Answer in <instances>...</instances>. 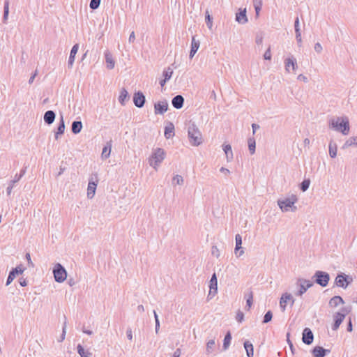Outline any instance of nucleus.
<instances>
[{"label":"nucleus","instance_id":"obj_55","mask_svg":"<svg viewBox=\"0 0 357 357\" xmlns=\"http://www.w3.org/2000/svg\"><path fill=\"white\" fill-rule=\"evenodd\" d=\"M264 59L265 60H271V47H269L264 54Z\"/></svg>","mask_w":357,"mask_h":357},{"label":"nucleus","instance_id":"obj_53","mask_svg":"<svg viewBox=\"0 0 357 357\" xmlns=\"http://www.w3.org/2000/svg\"><path fill=\"white\" fill-rule=\"evenodd\" d=\"M77 353L79 354L80 356H83L84 354H85L86 353L88 352L86 351L83 347V346L80 344H79L77 347Z\"/></svg>","mask_w":357,"mask_h":357},{"label":"nucleus","instance_id":"obj_38","mask_svg":"<svg viewBox=\"0 0 357 357\" xmlns=\"http://www.w3.org/2000/svg\"><path fill=\"white\" fill-rule=\"evenodd\" d=\"M9 14V0L4 1L3 22L6 23Z\"/></svg>","mask_w":357,"mask_h":357},{"label":"nucleus","instance_id":"obj_56","mask_svg":"<svg viewBox=\"0 0 357 357\" xmlns=\"http://www.w3.org/2000/svg\"><path fill=\"white\" fill-rule=\"evenodd\" d=\"M26 167H24V169H21L20 171V174H15V176H16V180L15 181H19L22 177L26 173Z\"/></svg>","mask_w":357,"mask_h":357},{"label":"nucleus","instance_id":"obj_51","mask_svg":"<svg viewBox=\"0 0 357 357\" xmlns=\"http://www.w3.org/2000/svg\"><path fill=\"white\" fill-rule=\"evenodd\" d=\"M236 319L238 322L241 323L244 320V314L241 310H238L236 316Z\"/></svg>","mask_w":357,"mask_h":357},{"label":"nucleus","instance_id":"obj_48","mask_svg":"<svg viewBox=\"0 0 357 357\" xmlns=\"http://www.w3.org/2000/svg\"><path fill=\"white\" fill-rule=\"evenodd\" d=\"M153 314H154V318H155V333L158 334L159 332V330H160V321H159L158 316L155 310H153Z\"/></svg>","mask_w":357,"mask_h":357},{"label":"nucleus","instance_id":"obj_18","mask_svg":"<svg viewBox=\"0 0 357 357\" xmlns=\"http://www.w3.org/2000/svg\"><path fill=\"white\" fill-rule=\"evenodd\" d=\"M65 132V121L62 114L60 116L59 122L58 123L56 131L54 132V137L57 140L60 136L63 135Z\"/></svg>","mask_w":357,"mask_h":357},{"label":"nucleus","instance_id":"obj_50","mask_svg":"<svg viewBox=\"0 0 357 357\" xmlns=\"http://www.w3.org/2000/svg\"><path fill=\"white\" fill-rule=\"evenodd\" d=\"M294 30H295L296 35L301 33V29H300L299 18H298V17H296V19H295V21H294Z\"/></svg>","mask_w":357,"mask_h":357},{"label":"nucleus","instance_id":"obj_62","mask_svg":"<svg viewBox=\"0 0 357 357\" xmlns=\"http://www.w3.org/2000/svg\"><path fill=\"white\" fill-rule=\"evenodd\" d=\"M244 298L247 299H253V292L251 290H249L247 293L245 294Z\"/></svg>","mask_w":357,"mask_h":357},{"label":"nucleus","instance_id":"obj_29","mask_svg":"<svg viewBox=\"0 0 357 357\" xmlns=\"http://www.w3.org/2000/svg\"><path fill=\"white\" fill-rule=\"evenodd\" d=\"M105 61L107 63V68L109 70H112L114 68L115 61L113 59L112 54L107 51L105 52Z\"/></svg>","mask_w":357,"mask_h":357},{"label":"nucleus","instance_id":"obj_41","mask_svg":"<svg viewBox=\"0 0 357 357\" xmlns=\"http://www.w3.org/2000/svg\"><path fill=\"white\" fill-rule=\"evenodd\" d=\"M205 21L206 26L211 29L213 26V17L210 15L208 10L205 12Z\"/></svg>","mask_w":357,"mask_h":357},{"label":"nucleus","instance_id":"obj_27","mask_svg":"<svg viewBox=\"0 0 357 357\" xmlns=\"http://www.w3.org/2000/svg\"><path fill=\"white\" fill-rule=\"evenodd\" d=\"M235 241H236V245H235V249H234L235 254L238 255V251L239 250H241V251L238 254V256H241L244 253V251L242 248V237L240 234H238L236 235Z\"/></svg>","mask_w":357,"mask_h":357},{"label":"nucleus","instance_id":"obj_10","mask_svg":"<svg viewBox=\"0 0 357 357\" xmlns=\"http://www.w3.org/2000/svg\"><path fill=\"white\" fill-rule=\"evenodd\" d=\"M344 313L342 312H336L334 315V322L332 325V329L333 331H337L340 327V324L344 319L346 314L349 312V310H347V307H342L341 310Z\"/></svg>","mask_w":357,"mask_h":357},{"label":"nucleus","instance_id":"obj_45","mask_svg":"<svg viewBox=\"0 0 357 357\" xmlns=\"http://www.w3.org/2000/svg\"><path fill=\"white\" fill-rule=\"evenodd\" d=\"M253 3H254V7H255L256 14L258 15L259 11L261 9V6H262L261 0H253Z\"/></svg>","mask_w":357,"mask_h":357},{"label":"nucleus","instance_id":"obj_12","mask_svg":"<svg viewBox=\"0 0 357 357\" xmlns=\"http://www.w3.org/2000/svg\"><path fill=\"white\" fill-rule=\"evenodd\" d=\"M24 271V268L22 264L13 268L8 273V276L6 280V285L8 286L15 278V277L20 274H22Z\"/></svg>","mask_w":357,"mask_h":357},{"label":"nucleus","instance_id":"obj_15","mask_svg":"<svg viewBox=\"0 0 357 357\" xmlns=\"http://www.w3.org/2000/svg\"><path fill=\"white\" fill-rule=\"evenodd\" d=\"M314 334L310 328H305L302 332V341L305 344L310 345L313 342Z\"/></svg>","mask_w":357,"mask_h":357},{"label":"nucleus","instance_id":"obj_16","mask_svg":"<svg viewBox=\"0 0 357 357\" xmlns=\"http://www.w3.org/2000/svg\"><path fill=\"white\" fill-rule=\"evenodd\" d=\"M168 102L166 100L159 101L154 104V112L155 114H163L168 109Z\"/></svg>","mask_w":357,"mask_h":357},{"label":"nucleus","instance_id":"obj_40","mask_svg":"<svg viewBox=\"0 0 357 357\" xmlns=\"http://www.w3.org/2000/svg\"><path fill=\"white\" fill-rule=\"evenodd\" d=\"M310 179L305 178L299 185V188L302 192H305L310 187Z\"/></svg>","mask_w":357,"mask_h":357},{"label":"nucleus","instance_id":"obj_13","mask_svg":"<svg viewBox=\"0 0 357 357\" xmlns=\"http://www.w3.org/2000/svg\"><path fill=\"white\" fill-rule=\"evenodd\" d=\"M132 100H133L134 105L137 107L142 108L144 107V105L145 104L146 98L142 91H136L134 93L133 96H132Z\"/></svg>","mask_w":357,"mask_h":357},{"label":"nucleus","instance_id":"obj_7","mask_svg":"<svg viewBox=\"0 0 357 357\" xmlns=\"http://www.w3.org/2000/svg\"><path fill=\"white\" fill-rule=\"evenodd\" d=\"M165 157V150L162 148H157L151 154L150 165L156 169V167L163 161Z\"/></svg>","mask_w":357,"mask_h":357},{"label":"nucleus","instance_id":"obj_44","mask_svg":"<svg viewBox=\"0 0 357 357\" xmlns=\"http://www.w3.org/2000/svg\"><path fill=\"white\" fill-rule=\"evenodd\" d=\"M15 180H16V176H15L14 178L10 181L9 185L6 188V193H7L8 196H10L12 189L13 188L15 183L18 182V181H15Z\"/></svg>","mask_w":357,"mask_h":357},{"label":"nucleus","instance_id":"obj_37","mask_svg":"<svg viewBox=\"0 0 357 357\" xmlns=\"http://www.w3.org/2000/svg\"><path fill=\"white\" fill-rule=\"evenodd\" d=\"M351 146H357V137H349L342 146V149H347Z\"/></svg>","mask_w":357,"mask_h":357},{"label":"nucleus","instance_id":"obj_3","mask_svg":"<svg viewBox=\"0 0 357 357\" xmlns=\"http://www.w3.org/2000/svg\"><path fill=\"white\" fill-rule=\"evenodd\" d=\"M188 132L192 145L197 146L202 143V134L195 123L188 127Z\"/></svg>","mask_w":357,"mask_h":357},{"label":"nucleus","instance_id":"obj_22","mask_svg":"<svg viewBox=\"0 0 357 357\" xmlns=\"http://www.w3.org/2000/svg\"><path fill=\"white\" fill-rule=\"evenodd\" d=\"M284 66H285V70L287 72L290 71L289 70L290 67H291L293 71H294L296 70V68L298 67L296 59L293 56H291L290 57L285 59Z\"/></svg>","mask_w":357,"mask_h":357},{"label":"nucleus","instance_id":"obj_57","mask_svg":"<svg viewBox=\"0 0 357 357\" xmlns=\"http://www.w3.org/2000/svg\"><path fill=\"white\" fill-rule=\"evenodd\" d=\"M25 257H26V259L27 260V263H28L29 266L33 267L34 264H33V263L31 261L30 253H29V252L26 253Z\"/></svg>","mask_w":357,"mask_h":357},{"label":"nucleus","instance_id":"obj_11","mask_svg":"<svg viewBox=\"0 0 357 357\" xmlns=\"http://www.w3.org/2000/svg\"><path fill=\"white\" fill-rule=\"evenodd\" d=\"M209 292L207 296V299H211L218 293V278L215 273H214L209 281Z\"/></svg>","mask_w":357,"mask_h":357},{"label":"nucleus","instance_id":"obj_6","mask_svg":"<svg viewBox=\"0 0 357 357\" xmlns=\"http://www.w3.org/2000/svg\"><path fill=\"white\" fill-rule=\"evenodd\" d=\"M52 272L54 280L56 282L61 283L67 278V271L64 266L60 263H57L54 265Z\"/></svg>","mask_w":357,"mask_h":357},{"label":"nucleus","instance_id":"obj_31","mask_svg":"<svg viewBox=\"0 0 357 357\" xmlns=\"http://www.w3.org/2000/svg\"><path fill=\"white\" fill-rule=\"evenodd\" d=\"M82 129V123L81 121H74L71 125V131L73 134L77 135L81 132Z\"/></svg>","mask_w":357,"mask_h":357},{"label":"nucleus","instance_id":"obj_36","mask_svg":"<svg viewBox=\"0 0 357 357\" xmlns=\"http://www.w3.org/2000/svg\"><path fill=\"white\" fill-rule=\"evenodd\" d=\"M248 149L251 155L255 153L256 141L254 137H249L248 139Z\"/></svg>","mask_w":357,"mask_h":357},{"label":"nucleus","instance_id":"obj_5","mask_svg":"<svg viewBox=\"0 0 357 357\" xmlns=\"http://www.w3.org/2000/svg\"><path fill=\"white\" fill-rule=\"evenodd\" d=\"M296 284L298 287V291L294 293L296 296H302L308 289L314 285L312 281L301 278L297 279Z\"/></svg>","mask_w":357,"mask_h":357},{"label":"nucleus","instance_id":"obj_54","mask_svg":"<svg viewBox=\"0 0 357 357\" xmlns=\"http://www.w3.org/2000/svg\"><path fill=\"white\" fill-rule=\"evenodd\" d=\"M211 253L213 256L216 257L217 258L220 257V251L217 246L215 245L212 246Z\"/></svg>","mask_w":357,"mask_h":357},{"label":"nucleus","instance_id":"obj_17","mask_svg":"<svg viewBox=\"0 0 357 357\" xmlns=\"http://www.w3.org/2000/svg\"><path fill=\"white\" fill-rule=\"evenodd\" d=\"M331 352L330 349H324L321 346H315L311 350V354L313 357H325Z\"/></svg>","mask_w":357,"mask_h":357},{"label":"nucleus","instance_id":"obj_30","mask_svg":"<svg viewBox=\"0 0 357 357\" xmlns=\"http://www.w3.org/2000/svg\"><path fill=\"white\" fill-rule=\"evenodd\" d=\"M244 348L246 351L248 357H253L254 356V347L253 344L248 340H245L243 343Z\"/></svg>","mask_w":357,"mask_h":357},{"label":"nucleus","instance_id":"obj_52","mask_svg":"<svg viewBox=\"0 0 357 357\" xmlns=\"http://www.w3.org/2000/svg\"><path fill=\"white\" fill-rule=\"evenodd\" d=\"M66 322L65 321L63 326V329H62V333L60 336V338L58 340L59 342H61L65 340V336H66Z\"/></svg>","mask_w":357,"mask_h":357},{"label":"nucleus","instance_id":"obj_26","mask_svg":"<svg viewBox=\"0 0 357 357\" xmlns=\"http://www.w3.org/2000/svg\"><path fill=\"white\" fill-rule=\"evenodd\" d=\"M112 146V140L110 139L109 141L107 142L106 144L104 146L101 157L102 159H107L110 156L111 150Z\"/></svg>","mask_w":357,"mask_h":357},{"label":"nucleus","instance_id":"obj_39","mask_svg":"<svg viewBox=\"0 0 357 357\" xmlns=\"http://www.w3.org/2000/svg\"><path fill=\"white\" fill-rule=\"evenodd\" d=\"M215 346V340H210L206 343V354L207 355L211 354L214 351Z\"/></svg>","mask_w":357,"mask_h":357},{"label":"nucleus","instance_id":"obj_20","mask_svg":"<svg viewBox=\"0 0 357 357\" xmlns=\"http://www.w3.org/2000/svg\"><path fill=\"white\" fill-rule=\"evenodd\" d=\"M78 50H79V44L76 43L73 46V47L70 50V56H69L68 61V67L69 68H71L73 66L75 56L78 52Z\"/></svg>","mask_w":357,"mask_h":357},{"label":"nucleus","instance_id":"obj_46","mask_svg":"<svg viewBox=\"0 0 357 357\" xmlns=\"http://www.w3.org/2000/svg\"><path fill=\"white\" fill-rule=\"evenodd\" d=\"M172 183L173 184H177V185H183V178L181 175H176L174 176L172 179Z\"/></svg>","mask_w":357,"mask_h":357},{"label":"nucleus","instance_id":"obj_4","mask_svg":"<svg viewBox=\"0 0 357 357\" xmlns=\"http://www.w3.org/2000/svg\"><path fill=\"white\" fill-rule=\"evenodd\" d=\"M312 279L313 284L316 283L321 287H326L330 281V275L326 271H316Z\"/></svg>","mask_w":357,"mask_h":357},{"label":"nucleus","instance_id":"obj_47","mask_svg":"<svg viewBox=\"0 0 357 357\" xmlns=\"http://www.w3.org/2000/svg\"><path fill=\"white\" fill-rule=\"evenodd\" d=\"M101 0H91L89 7L92 10H96L100 6Z\"/></svg>","mask_w":357,"mask_h":357},{"label":"nucleus","instance_id":"obj_49","mask_svg":"<svg viewBox=\"0 0 357 357\" xmlns=\"http://www.w3.org/2000/svg\"><path fill=\"white\" fill-rule=\"evenodd\" d=\"M286 336H287V344L291 349V353L294 354L295 353V348L294 347L292 342L290 340V333H287Z\"/></svg>","mask_w":357,"mask_h":357},{"label":"nucleus","instance_id":"obj_28","mask_svg":"<svg viewBox=\"0 0 357 357\" xmlns=\"http://www.w3.org/2000/svg\"><path fill=\"white\" fill-rule=\"evenodd\" d=\"M130 99V95L128 91L125 88H122L120 91V95L119 96V103L124 106L126 102Z\"/></svg>","mask_w":357,"mask_h":357},{"label":"nucleus","instance_id":"obj_25","mask_svg":"<svg viewBox=\"0 0 357 357\" xmlns=\"http://www.w3.org/2000/svg\"><path fill=\"white\" fill-rule=\"evenodd\" d=\"M165 137L166 139H170L174 135V125L173 123L168 121L165 127Z\"/></svg>","mask_w":357,"mask_h":357},{"label":"nucleus","instance_id":"obj_61","mask_svg":"<svg viewBox=\"0 0 357 357\" xmlns=\"http://www.w3.org/2000/svg\"><path fill=\"white\" fill-rule=\"evenodd\" d=\"M252 303H253V299H247L246 300V305L245 307V309L246 310H249L250 309V307H252Z\"/></svg>","mask_w":357,"mask_h":357},{"label":"nucleus","instance_id":"obj_34","mask_svg":"<svg viewBox=\"0 0 357 357\" xmlns=\"http://www.w3.org/2000/svg\"><path fill=\"white\" fill-rule=\"evenodd\" d=\"M231 333L229 331H228L226 333L225 337H224L223 345H222L223 350H227L229 348V347L231 344Z\"/></svg>","mask_w":357,"mask_h":357},{"label":"nucleus","instance_id":"obj_58","mask_svg":"<svg viewBox=\"0 0 357 357\" xmlns=\"http://www.w3.org/2000/svg\"><path fill=\"white\" fill-rule=\"evenodd\" d=\"M314 49L315 52L317 53H321L323 50L322 46L319 43H317L314 44Z\"/></svg>","mask_w":357,"mask_h":357},{"label":"nucleus","instance_id":"obj_8","mask_svg":"<svg viewBox=\"0 0 357 357\" xmlns=\"http://www.w3.org/2000/svg\"><path fill=\"white\" fill-rule=\"evenodd\" d=\"M352 282L353 278L344 273H337L335 279V285L343 289H346Z\"/></svg>","mask_w":357,"mask_h":357},{"label":"nucleus","instance_id":"obj_9","mask_svg":"<svg viewBox=\"0 0 357 357\" xmlns=\"http://www.w3.org/2000/svg\"><path fill=\"white\" fill-rule=\"evenodd\" d=\"M98 183V174L96 173L93 174L89 179V183L87 187V197L89 199H92L94 197Z\"/></svg>","mask_w":357,"mask_h":357},{"label":"nucleus","instance_id":"obj_19","mask_svg":"<svg viewBox=\"0 0 357 357\" xmlns=\"http://www.w3.org/2000/svg\"><path fill=\"white\" fill-rule=\"evenodd\" d=\"M235 19L236 21L241 24H244L246 22H248L246 9L244 8L243 10H242L241 8H239L238 12L236 13Z\"/></svg>","mask_w":357,"mask_h":357},{"label":"nucleus","instance_id":"obj_43","mask_svg":"<svg viewBox=\"0 0 357 357\" xmlns=\"http://www.w3.org/2000/svg\"><path fill=\"white\" fill-rule=\"evenodd\" d=\"M273 318V312L271 310H268L264 316L262 323L267 324L272 320Z\"/></svg>","mask_w":357,"mask_h":357},{"label":"nucleus","instance_id":"obj_59","mask_svg":"<svg viewBox=\"0 0 357 357\" xmlns=\"http://www.w3.org/2000/svg\"><path fill=\"white\" fill-rule=\"evenodd\" d=\"M18 282H19L20 286H22V287L27 286L28 282H27V280L26 278H24L22 277L20 278L19 280H18Z\"/></svg>","mask_w":357,"mask_h":357},{"label":"nucleus","instance_id":"obj_1","mask_svg":"<svg viewBox=\"0 0 357 357\" xmlns=\"http://www.w3.org/2000/svg\"><path fill=\"white\" fill-rule=\"evenodd\" d=\"M329 128L334 130L341 132L344 135L349 133L350 125L349 120L347 116H340L335 119H331L329 121Z\"/></svg>","mask_w":357,"mask_h":357},{"label":"nucleus","instance_id":"obj_42","mask_svg":"<svg viewBox=\"0 0 357 357\" xmlns=\"http://www.w3.org/2000/svg\"><path fill=\"white\" fill-rule=\"evenodd\" d=\"M172 74L173 70L170 67H168L167 68L165 69L162 73L164 79H166V80L168 81L171 79Z\"/></svg>","mask_w":357,"mask_h":357},{"label":"nucleus","instance_id":"obj_32","mask_svg":"<svg viewBox=\"0 0 357 357\" xmlns=\"http://www.w3.org/2000/svg\"><path fill=\"white\" fill-rule=\"evenodd\" d=\"M344 301L340 296H335L329 301V305L337 307L339 304H344Z\"/></svg>","mask_w":357,"mask_h":357},{"label":"nucleus","instance_id":"obj_64","mask_svg":"<svg viewBox=\"0 0 357 357\" xmlns=\"http://www.w3.org/2000/svg\"><path fill=\"white\" fill-rule=\"evenodd\" d=\"M296 39L298 43V45L301 47L302 45V38H301V33L296 34Z\"/></svg>","mask_w":357,"mask_h":357},{"label":"nucleus","instance_id":"obj_33","mask_svg":"<svg viewBox=\"0 0 357 357\" xmlns=\"http://www.w3.org/2000/svg\"><path fill=\"white\" fill-rule=\"evenodd\" d=\"M328 149L330 157L332 158H335L337 156V144L333 140H331L329 143Z\"/></svg>","mask_w":357,"mask_h":357},{"label":"nucleus","instance_id":"obj_23","mask_svg":"<svg viewBox=\"0 0 357 357\" xmlns=\"http://www.w3.org/2000/svg\"><path fill=\"white\" fill-rule=\"evenodd\" d=\"M56 113L53 110H47L43 116L44 122L48 126L54 123Z\"/></svg>","mask_w":357,"mask_h":357},{"label":"nucleus","instance_id":"obj_35","mask_svg":"<svg viewBox=\"0 0 357 357\" xmlns=\"http://www.w3.org/2000/svg\"><path fill=\"white\" fill-rule=\"evenodd\" d=\"M223 151L225 153L227 161H231L233 159V153L230 144H224Z\"/></svg>","mask_w":357,"mask_h":357},{"label":"nucleus","instance_id":"obj_2","mask_svg":"<svg viewBox=\"0 0 357 357\" xmlns=\"http://www.w3.org/2000/svg\"><path fill=\"white\" fill-rule=\"evenodd\" d=\"M298 198L296 195H291L290 197L284 198V199H278V205L282 211H296L297 207L294 206V204L297 202Z\"/></svg>","mask_w":357,"mask_h":357},{"label":"nucleus","instance_id":"obj_60","mask_svg":"<svg viewBox=\"0 0 357 357\" xmlns=\"http://www.w3.org/2000/svg\"><path fill=\"white\" fill-rule=\"evenodd\" d=\"M347 331L348 332H351L353 331V324L351 317L349 318V321L347 322Z\"/></svg>","mask_w":357,"mask_h":357},{"label":"nucleus","instance_id":"obj_63","mask_svg":"<svg viewBox=\"0 0 357 357\" xmlns=\"http://www.w3.org/2000/svg\"><path fill=\"white\" fill-rule=\"evenodd\" d=\"M126 335H127V337L129 340L132 341V330L130 328H128L126 331Z\"/></svg>","mask_w":357,"mask_h":357},{"label":"nucleus","instance_id":"obj_14","mask_svg":"<svg viewBox=\"0 0 357 357\" xmlns=\"http://www.w3.org/2000/svg\"><path fill=\"white\" fill-rule=\"evenodd\" d=\"M288 301H291V306H292L295 302V300L291 294L287 292L284 293L280 300V307L282 312L285 311Z\"/></svg>","mask_w":357,"mask_h":357},{"label":"nucleus","instance_id":"obj_24","mask_svg":"<svg viewBox=\"0 0 357 357\" xmlns=\"http://www.w3.org/2000/svg\"><path fill=\"white\" fill-rule=\"evenodd\" d=\"M184 98L181 95H176L172 100V106L177 109H181L184 105Z\"/></svg>","mask_w":357,"mask_h":357},{"label":"nucleus","instance_id":"obj_21","mask_svg":"<svg viewBox=\"0 0 357 357\" xmlns=\"http://www.w3.org/2000/svg\"><path fill=\"white\" fill-rule=\"evenodd\" d=\"M200 46V42L199 40L195 39V36L192 37L191 47L189 57L190 59H192L195 54L197 53L199 47Z\"/></svg>","mask_w":357,"mask_h":357}]
</instances>
